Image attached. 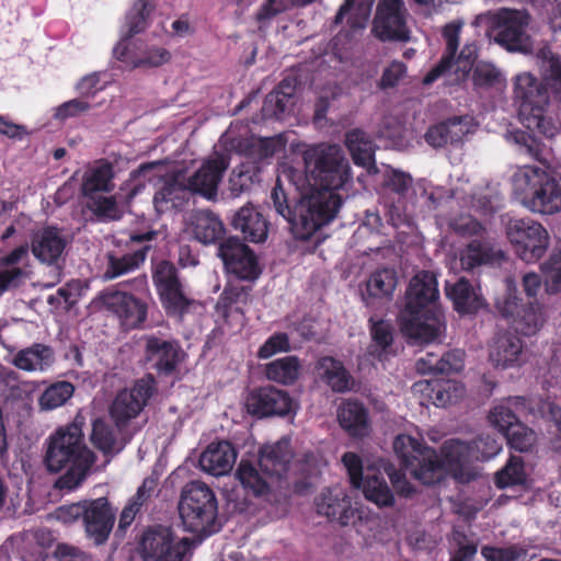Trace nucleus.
I'll list each match as a JSON object with an SVG mask.
<instances>
[{
	"instance_id": "57",
	"label": "nucleus",
	"mask_w": 561,
	"mask_h": 561,
	"mask_svg": "<svg viewBox=\"0 0 561 561\" xmlns=\"http://www.w3.org/2000/svg\"><path fill=\"white\" fill-rule=\"evenodd\" d=\"M91 442L104 454L116 451V440L110 426L102 420H95L92 426Z\"/></svg>"
},
{
	"instance_id": "33",
	"label": "nucleus",
	"mask_w": 561,
	"mask_h": 561,
	"mask_svg": "<svg viewBox=\"0 0 561 561\" xmlns=\"http://www.w3.org/2000/svg\"><path fill=\"white\" fill-rule=\"evenodd\" d=\"M11 363L21 370L44 373L53 367L55 355L49 346L37 343L19 351Z\"/></svg>"
},
{
	"instance_id": "51",
	"label": "nucleus",
	"mask_w": 561,
	"mask_h": 561,
	"mask_svg": "<svg viewBox=\"0 0 561 561\" xmlns=\"http://www.w3.org/2000/svg\"><path fill=\"white\" fill-rule=\"evenodd\" d=\"M156 9L154 0H138L126 16L128 37L140 33L148 25V19Z\"/></svg>"
},
{
	"instance_id": "32",
	"label": "nucleus",
	"mask_w": 561,
	"mask_h": 561,
	"mask_svg": "<svg viewBox=\"0 0 561 561\" xmlns=\"http://www.w3.org/2000/svg\"><path fill=\"white\" fill-rule=\"evenodd\" d=\"M445 293L459 313H473L484 306L481 293L465 278L446 282Z\"/></svg>"
},
{
	"instance_id": "42",
	"label": "nucleus",
	"mask_w": 561,
	"mask_h": 561,
	"mask_svg": "<svg viewBox=\"0 0 561 561\" xmlns=\"http://www.w3.org/2000/svg\"><path fill=\"white\" fill-rule=\"evenodd\" d=\"M293 84L283 80L276 90L266 95L262 107L264 116L279 118L293 104Z\"/></svg>"
},
{
	"instance_id": "50",
	"label": "nucleus",
	"mask_w": 561,
	"mask_h": 561,
	"mask_svg": "<svg viewBox=\"0 0 561 561\" xmlns=\"http://www.w3.org/2000/svg\"><path fill=\"white\" fill-rule=\"evenodd\" d=\"M244 296L243 288L237 286L226 287L216 304L217 313L225 319L232 317L242 325L243 316L240 307L237 305Z\"/></svg>"
},
{
	"instance_id": "45",
	"label": "nucleus",
	"mask_w": 561,
	"mask_h": 561,
	"mask_svg": "<svg viewBox=\"0 0 561 561\" xmlns=\"http://www.w3.org/2000/svg\"><path fill=\"white\" fill-rule=\"evenodd\" d=\"M398 277L393 268L375 271L367 280L366 289L370 297L390 299L397 287Z\"/></svg>"
},
{
	"instance_id": "17",
	"label": "nucleus",
	"mask_w": 561,
	"mask_h": 561,
	"mask_svg": "<svg viewBox=\"0 0 561 561\" xmlns=\"http://www.w3.org/2000/svg\"><path fill=\"white\" fill-rule=\"evenodd\" d=\"M412 187L409 174L399 170H389L383 179L382 197L388 211L389 221L399 227L409 221L410 211L407 197Z\"/></svg>"
},
{
	"instance_id": "19",
	"label": "nucleus",
	"mask_w": 561,
	"mask_h": 561,
	"mask_svg": "<svg viewBox=\"0 0 561 561\" xmlns=\"http://www.w3.org/2000/svg\"><path fill=\"white\" fill-rule=\"evenodd\" d=\"M94 304L114 313L126 329L138 327L146 319L145 304L115 288H107L99 294Z\"/></svg>"
},
{
	"instance_id": "25",
	"label": "nucleus",
	"mask_w": 561,
	"mask_h": 561,
	"mask_svg": "<svg viewBox=\"0 0 561 561\" xmlns=\"http://www.w3.org/2000/svg\"><path fill=\"white\" fill-rule=\"evenodd\" d=\"M294 401L284 390L264 387L251 392L245 400L247 411L259 417L285 415L293 411Z\"/></svg>"
},
{
	"instance_id": "3",
	"label": "nucleus",
	"mask_w": 561,
	"mask_h": 561,
	"mask_svg": "<svg viewBox=\"0 0 561 561\" xmlns=\"http://www.w3.org/2000/svg\"><path fill=\"white\" fill-rule=\"evenodd\" d=\"M399 323L402 333L417 344L434 342L444 333L446 324L434 273L422 271L412 277Z\"/></svg>"
},
{
	"instance_id": "44",
	"label": "nucleus",
	"mask_w": 561,
	"mask_h": 561,
	"mask_svg": "<svg viewBox=\"0 0 561 561\" xmlns=\"http://www.w3.org/2000/svg\"><path fill=\"white\" fill-rule=\"evenodd\" d=\"M300 373V363L296 356H285L268 363L265 367L267 379L282 385L294 383Z\"/></svg>"
},
{
	"instance_id": "49",
	"label": "nucleus",
	"mask_w": 561,
	"mask_h": 561,
	"mask_svg": "<svg viewBox=\"0 0 561 561\" xmlns=\"http://www.w3.org/2000/svg\"><path fill=\"white\" fill-rule=\"evenodd\" d=\"M75 387L68 381H58L47 387L38 399L43 411H51L64 405L73 394Z\"/></svg>"
},
{
	"instance_id": "54",
	"label": "nucleus",
	"mask_w": 561,
	"mask_h": 561,
	"mask_svg": "<svg viewBox=\"0 0 561 561\" xmlns=\"http://www.w3.org/2000/svg\"><path fill=\"white\" fill-rule=\"evenodd\" d=\"M161 301L168 312L182 313L188 305V300L182 291L180 282L159 289Z\"/></svg>"
},
{
	"instance_id": "35",
	"label": "nucleus",
	"mask_w": 561,
	"mask_h": 561,
	"mask_svg": "<svg viewBox=\"0 0 561 561\" xmlns=\"http://www.w3.org/2000/svg\"><path fill=\"white\" fill-rule=\"evenodd\" d=\"M462 20L451 21L443 28V37L446 43V54L442 61L435 66L423 79L424 84H431L436 81L444 72L453 68L451 60L459 45V35L463 26Z\"/></svg>"
},
{
	"instance_id": "40",
	"label": "nucleus",
	"mask_w": 561,
	"mask_h": 561,
	"mask_svg": "<svg viewBox=\"0 0 561 561\" xmlns=\"http://www.w3.org/2000/svg\"><path fill=\"white\" fill-rule=\"evenodd\" d=\"M317 369L319 376L333 391L344 392L351 388V376L341 362L332 357H323L319 360Z\"/></svg>"
},
{
	"instance_id": "58",
	"label": "nucleus",
	"mask_w": 561,
	"mask_h": 561,
	"mask_svg": "<svg viewBox=\"0 0 561 561\" xmlns=\"http://www.w3.org/2000/svg\"><path fill=\"white\" fill-rule=\"evenodd\" d=\"M450 145L460 144L476 130L477 123L473 117L466 115L446 121Z\"/></svg>"
},
{
	"instance_id": "34",
	"label": "nucleus",
	"mask_w": 561,
	"mask_h": 561,
	"mask_svg": "<svg viewBox=\"0 0 561 561\" xmlns=\"http://www.w3.org/2000/svg\"><path fill=\"white\" fill-rule=\"evenodd\" d=\"M232 225L251 242H263L267 238V222L253 206L247 205L241 207L234 215Z\"/></svg>"
},
{
	"instance_id": "22",
	"label": "nucleus",
	"mask_w": 561,
	"mask_h": 561,
	"mask_svg": "<svg viewBox=\"0 0 561 561\" xmlns=\"http://www.w3.org/2000/svg\"><path fill=\"white\" fill-rule=\"evenodd\" d=\"M228 167L229 158L227 154L214 153L194 174L188 178L185 176L187 191L198 193L208 199L213 198Z\"/></svg>"
},
{
	"instance_id": "14",
	"label": "nucleus",
	"mask_w": 561,
	"mask_h": 561,
	"mask_svg": "<svg viewBox=\"0 0 561 561\" xmlns=\"http://www.w3.org/2000/svg\"><path fill=\"white\" fill-rule=\"evenodd\" d=\"M507 237L517 255L527 263L541 259L549 247L548 231L533 219H512L507 225Z\"/></svg>"
},
{
	"instance_id": "10",
	"label": "nucleus",
	"mask_w": 561,
	"mask_h": 561,
	"mask_svg": "<svg viewBox=\"0 0 561 561\" xmlns=\"http://www.w3.org/2000/svg\"><path fill=\"white\" fill-rule=\"evenodd\" d=\"M501 449V443L490 436L480 437L472 444L459 439H448L442 446V455L446 459L448 474L465 483L477 476L472 467L474 461L490 459L496 456Z\"/></svg>"
},
{
	"instance_id": "30",
	"label": "nucleus",
	"mask_w": 561,
	"mask_h": 561,
	"mask_svg": "<svg viewBox=\"0 0 561 561\" xmlns=\"http://www.w3.org/2000/svg\"><path fill=\"white\" fill-rule=\"evenodd\" d=\"M317 512L331 520L347 525L354 516L351 500L343 488L323 491L316 500Z\"/></svg>"
},
{
	"instance_id": "56",
	"label": "nucleus",
	"mask_w": 561,
	"mask_h": 561,
	"mask_svg": "<svg viewBox=\"0 0 561 561\" xmlns=\"http://www.w3.org/2000/svg\"><path fill=\"white\" fill-rule=\"evenodd\" d=\"M89 198V208L99 218L105 220H115L121 217L116 198L114 196L92 195Z\"/></svg>"
},
{
	"instance_id": "18",
	"label": "nucleus",
	"mask_w": 561,
	"mask_h": 561,
	"mask_svg": "<svg viewBox=\"0 0 561 561\" xmlns=\"http://www.w3.org/2000/svg\"><path fill=\"white\" fill-rule=\"evenodd\" d=\"M154 390V380L146 376L135 382L131 388L117 393L112 405L111 416L117 426H124L142 411Z\"/></svg>"
},
{
	"instance_id": "6",
	"label": "nucleus",
	"mask_w": 561,
	"mask_h": 561,
	"mask_svg": "<svg viewBox=\"0 0 561 561\" xmlns=\"http://www.w3.org/2000/svg\"><path fill=\"white\" fill-rule=\"evenodd\" d=\"M513 195L526 209L539 215L561 211V183L536 165L518 168L512 178Z\"/></svg>"
},
{
	"instance_id": "52",
	"label": "nucleus",
	"mask_w": 561,
	"mask_h": 561,
	"mask_svg": "<svg viewBox=\"0 0 561 561\" xmlns=\"http://www.w3.org/2000/svg\"><path fill=\"white\" fill-rule=\"evenodd\" d=\"M373 343L369 347V353L377 357L379 360L386 358L388 348L392 344V328L386 321H377L371 324Z\"/></svg>"
},
{
	"instance_id": "38",
	"label": "nucleus",
	"mask_w": 561,
	"mask_h": 561,
	"mask_svg": "<svg viewBox=\"0 0 561 561\" xmlns=\"http://www.w3.org/2000/svg\"><path fill=\"white\" fill-rule=\"evenodd\" d=\"M340 425L354 437H362L368 433L367 412L357 401L347 400L337 411Z\"/></svg>"
},
{
	"instance_id": "24",
	"label": "nucleus",
	"mask_w": 561,
	"mask_h": 561,
	"mask_svg": "<svg viewBox=\"0 0 561 561\" xmlns=\"http://www.w3.org/2000/svg\"><path fill=\"white\" fill-rule=\"evenodd\" d=\"M68 240L62 231L56 227L38 228L32 233L31 250L33 255L42 263L59 266L65 260Z\"/></svg>"
},
{
	"instance_id": "9",
	"label": "nucleus",
	"mask_w": 561,
	"mask_h": 561,
	"mask_svg": "<svg viewBox=\"0 0 561 561\" xmlns=\"http://www.w3.org/2000/svg\"><path fill=\"white\" fill-rule=\"evenodd\" d=\"M180 517L187 531L208 536L216 531L217 500L204 482L192 481L182 491Z\"/></svg>"
},
{
	"instance_id": "4",
	"label": "nucleus",
	"mask_w": 561,
	"mask_h": 561,
	"mask_svg": "<svg viewBox=\"0 0 561 561\" xmlns=\"http://www.w3.org/2000/svg\"><path fill=\"white\" fill-rule=\"evenodd\" d=\"M83 421L77 416L73 422L60 426L47 439L45 465L51 472L67 469L57 481L60 489L72 490L87 477L94 462L93 454L85 447L82 433Z\"/></svg>"
},
{
	"instance_id": "46",
	"label": "nucleus",
	"mask_w": 561,
	"mask_h": 561,
	"mask_svg": "<svg viewBox=\"0 0 561 561\" xmlns=\"http://www.w3.org/2000/svg\"><path fill=\"white\" fill-rule=\"evenodd\" d=\"M260 167L251 161H244L234 168L229 178V190L232 195L239 196L249 191L255 182H259Z\"/></svg>"
},
{
	"instance_id": "62",
	"label": "nucleus",
	"mask_w": 561,
	"mask_h": 561,
	"mask_svg": "<svg viewBox=\"0 0 561 561\" xmlns=\"http://www.w3.org/2000/svg\"><path fill=\"white\" fill-rule=\"evenodd\" d=\"M529 413L538 414L542 419L553 422L558 431L561 432V408L553 402L548 400L533 401Z\"/></svg>"
},
{
	"instance_id": "5",
	"label": "nucleus",
	"mask_w": 561,
	"mask_h": 561,
	"mask_svg": "<svg viewBox=\"0 0 561 561\" xmlns=\"http://www.w3.org/2000/svg\"><path fill=\"white\" fill-rule=\"evenodd\" d=\"M156 180L162 182V186L153 196V205L158 213H164L178 207L185 199L187 187L185 175L182 171L170 172L163 161H153L141 164L130 173L129 179L122 185L123 198L130 202L146 185V182L153 183Z\"/></svg>"
},
{
	"instance_id": "8",
	"label": "nucleus",
	"mask_w": 561,
	"mask_h": 561,
	"mask_svg": "<svg viewBox=\"0 0 561 561\" xmlns=\"http://www.w3.org/2000/svg\"><path fill=\"white\" fill-rule=\"evenodd\" d=\"M530 15L525 10L500 9L477 15L472 22L476 27L488 25L494 41L508 51L529 53L533 47L528 26Z\"/></svg>"
},
{
	"instance_id": "39",
	"label": "nucleus",
	"mask_w": 561,
	"mask_h": 561,
	"mask_svg": "<svg viewBox=\"0 0 561 561\" xmlns=\"http://www.w3.org/2000/svg\"><path fill=\"white\" fill-rule=\"evenodd\" d=\"M375 0H345L340 8L335 22L342 23L344 20L353 30H363L370 16Z\"/></svg>"
},
{
	"instance_id": "11",
	"label": "nucleus",
	"mask_w": 561,
	"mask_h": 561,
	"mask_svg": "<svg viewBox=\"0 0 561 561\" xmlns=\"http://www.w3.org/2000/svg\"><path fill=\"white\" fill-rule=\"evenodd\" d=\"M393 449L405 470L424 484L438 482L448 474L446 459L443 456L438 459L434 449L423 446L410 435H398Z\"/></svg>"
},
{
	"instance_id": "36",
	"label": "nucleus",
	"mask_w": 561,
	"mask_h": 561,
	"mask_svg": "<svg viewBox=\"0 0 561 561\" xmlns=\"http://www.w3.org/2000/svg\"><path fill=\"white\" fill-rule=\"evenodd\" d=\"M190 230L194 238L204 244L216 242L225 232L219 217L208 210L196 211L191 217Z\"/></svg>"
},
{
	"instance_id": "41",
	"label": "nucleus",
	"mask_w": 561,
	"mask_h": 561,
	"mask_svg": "<svg viewBox=\"0 0 561 561\" xmlns=\"http://www.w3.org/2000/svg\"><path fill=\"white\" fill-rule=\"evenodd\" d=\"M346 146L355 164L368 171L374 168V146L366 133L358 129L350 131L346 135Z\"/></svg>"
},
{
	"instance_id": "13",
	"label": "nucleus",
	"mask_w": 561,
	"mask_h": 561,
	"mask_svg": "<svg viewBox=\"0 0 561 561\" xmlns=\"http://www.w3.org/2000/svg\"><path fill=\"white\" fill-rule=\"evenodd\" d=\"M190 547V539H176L169 528L159 526L142 534L137 552L142 561H183Z\"/></svg>"
},
{
	"instance_id": "28",
	"label": "nucleus",
	"mask_w": 561,
	"mask_h": 561,
	"mask_svg": "<svg viewBox=\"0 0 561 561\" xmlns=\"http://www.w3.org/2000/svg\"><path fill=\"white\" fill-rule=\"evenodd\" d=\"M412 391L439 408L454 404L465 396L463 386L455 380H419L412 386Z\"/></svg>"
},
{
	"instance_id": "26",
	"label": "nucleus",
	"mask_w": 561,
	"mask_h": 561,
	"mask_svg": "<svg viewBox=\"0 0 561 561\" xmlns=\"http://www.w3.org/2000/svg\"><path fill=\"white\" fill-rule=\"evenodd\" d=\"M145 358L160 373L171 374L183 359L178 342L153 334L144 336Z\"/></svg>"
},
{
	"instance_id": "20",
	"label": "nucleus",
	"mask_w": 561,
	"mask_h": 561,
	"mask_svg": "<svg viewBox=\"0 0 561 561\" xmlns=\"http://www.w3.org/2000/svg\"><path fill=\"white\" fill-rule=\"evenodd\" d=\"M218 251L228 272L245 280L259 277L261 270L256 256L238 238L227 239L220 244Z\"/></svg>"
},
{
	"instance_id": "31",
	"label": "nucleus",
	"mask_w": 561,
	"mask_h": 561,
	"mask_svg": "<svg viewBox=\"0 0 561 561\" xmlns=\"http://www.w3.org/2000/svg\"><path fill=\"white\" fill-rule=\"evenodd\" d=\"M115 172L113 165L100 160L89 165L84 171L81 183V192L84 197H92L98 193H110L114 190Z\"/></svg>"
},
{
	"instance_id": "27",
	"label": "nucleus",
	"mask_w": 561,
	"mask_h": 561,
	"mask_svg": "<svg viewBox=\"0 0 561 561\" xmlns=\"http://www.w3.org/2000/svg\"><path fill=\"white\" fill-rule=\"evenodd\" d=\"M489 362L494 368L507 369L523 363V342L511 333L495 334L489 344Z\"/></svg>"
},
{
	"instance_id": "53",
	"label": "nucleus",
	"mask_w": 561,
	"mask_h": 561,
	"mask_svg": "<svg viewBox=\"0 0 561 561\" xmlns=\"http://www.w3.org/2000/svg\"><path fill=\"white\" fill-rule=\"evenodd\" d=\"M526 472L520 457H511L506 466L495 476V483L499 488H508L524 484Z\"/></svg>"
},
{
	"instance_id": "55",
	"label": "nucleus",
	"mask_w": 561,
	"mask_h": 561,
	"mask_svg": "<svg viewBox=\"0 0 561 561\" xmlns=\"http://www.w3.org/2000/svg\"><path fill=\"white\" fill-rule=\"evenodd\" d=\"M505 437L512 448L522 453L530 450L537 442L536 432L523 423L516 424Z\"/></svg>"
},
{
	"instance_id": "16",
	"label": "nucleus",
	"mask_w": 561,
	"mask_h": 561,
	"mask_svg": "<svg viewBox=\"0 0 561 561\" xmlns=\"http://www.w3.org/2000/svg\"><path fill=\"white\" fill-rule=\"evenodd\" d=\"M408 11L403 0H379L373 22V33L380 41H410Z\"/></svg>"
},
{
	"instance_id": "59",
	"label": "nucleus",
	"mask_w": 561,
	"mask_h": 561,
	"mask_svg": "<svg viewBox=\"0 0 561 561\" xmlns=\"http://www.w3.org/2000/svg\"><path fill=\"white\" fill-rule=\"evenodd\" d=\"M450 145L460 144L476 130L477 123L473 117L466 115L446 121Z\"/></svg>"
},
{
	"instance_id": "48",
	"label": "nucleus",
	"mask_w": 561,
	"mask_h": 561,
	"mask_svg": "<svg viewBox=\"0 0 561 561\" xmlns=\"http://www.w3.org/2000/svg\"><path fill=\"white\" fill-rule=\"evenodd\" d=\"M145 249L137 250L123 256L110 255L108 266L104 273V278L114 279L135 271L145 262Z\"/></svg>"
},
{
	"instance_id": "29",
	"label": "nucleus",
	"mask_w": 561,
	"mask_h": 561,
	"mask_svg": "<svg viewBox=\"0 0 561 561\" xmlns=\"http://www.w3.org/2000/svg\"><path fill=\"white\" fill-rule=\"evenodd\" d=\"M237 460V450L227 440L214 442L199 457L201 469L211 476L221 477L229 473Z\"/></svg>"
},
{
	"instance_id": "15",
	"label": "nucleus",
	"mask_w": 561,
	"mask_h": 561,
	"mask_svg": "<svg viewBox=\"0 0 561 561\" xmlns=\"http://www.w3.org/2000/svg\"><path fill=\"white\" fill-rule=\"evenodd\" d=\"M342 462L348 473L351 484L355 489H362L365 497L378 506H390L393 504V495L383 479L379 478L378 470L367 466L364 472V465L360 458L354 453H345Z\"/></svg>"
},
{
	"instance_id": "61",
	"label": "nucleus",
	"mask_w": 561,
	"mask_h": 561,
	"mask_svg": "<svg viewBox=\"0 0 561 561\" xmlns=\"http://www.w3.org/2000/svg\"><path fill=\"white\" fill-rule=\"evenodd\" d=\"M543 272L548 290L557 293L561 290V242L550 260L545 264Z\"/></svg>"
},
{
	"instance_id": "47",
	"label": "nucleus",
	"mask_w": 561,
	"mask_h": 561,
	"mask_svg": "<svg viewBox=\"0 0 561 561\" xmlns=\"http://www.w3.org/2000/svg\"><path fill=\"white\" fill-rule=\"evenodd\" d=\"M154 486L156 481L153 479H146L142 482L137 493L129 500L121 513L118 522L119 529L124 530L131 525L142 504L150 497Z\"/></svg>"
},
{
	"instance_id": "21",
	"label": "nucleus",
	"mask_w": 561,
	"mask_h": 561,
	"mask_svg": "<svg viewBox=\"0 0 561 561\" xmlns=\"http://www.w3.org/2000/svg\"><path fill=\"white\" fill-rule=\"evenodd\" d=\"M220 141L228 150H234L238 153L247 156L249 159H252V162L255 164L256 161L270 159L276 152L283 150L286 145L282 136L236 138L232 128L222 135Z\"/></svg>"
},
{
	"instance_id": "7",
	"label": "nucleus",
	"mask_w": 561,
	"mask_h": 561,
	"mask_svg": "<svg viewBox=\"0 0 561 561\" xmlns=\"http://www.w3.org/2000/svg\"><path fill=\"white\" fill-rule=\"evenodd\" d=\"M290 440L286 437L280 440L264 445L259 453L260 472L254 465L245 459H241L236 477L242 486L253 495H263L270 489L268 479L272 477H282L288 470V463L291 459Z\"/></svg>"
},
{
	"instance_id": "60",
	"label": "nucleus",
	"mask_w": 561,
	"mask_h": 561,
	"mask_svg": "<svg viewBox=\"0 0 561 561\" xmlns=\"http://www.w3.org/2000/svg\"><path fill=\"white\" fill-rule=\"evenodd\" d=\"M92 108V104L83 98H76L64 102L55 108L54 117L57 121L65 122L69 118L79 117L88 113Z\"/></svg>"
},
{
	"instance_id": "1",
	"label": "nucleus",
	"mask_w": 561,
	"mask_h": 561,
	"mask_svg": "<svg viewBox=\"0 0 561 561\" xmlns=\"http://www.w3.org/2000/svg\"><path fill=\"white\" fill-rule=\"evenodd\" d=\"M305 173L284 169L271 193L278 215L291 225L297 239L307 240L337 215L352 184L351 167L334 145L308 147Z\"/></svg>"
},
{
	"instance_id": "37",
	"label": "nucleus",
	"mask_w": 561,
	"mask_h": 561,
	"mask_svg": "<svg viewBox=\"0 0 561 561\" xmlns=\"http://www.w3.org/2000/svg\"><path fill=\"white\" fill-rule=\"evenodd\" d=\"M525 404L526 399L522 397L505 399L493 405L489 412L488 420L493 427L506 436L516 424L520 423L514 410L518 411Z\"/></svg>"
},
{
	"instance_id": "12",
	"label": "nucleus",
	"mask_w": 561,
	"mask_h": 561,
	"mask_svg": "<svg viewBox=\"0 0 561 561\" xmlns=\"http://www.w3.org/2000/svg\"><path fill=\"white\" fill-rule=\"evenodd\" d=\"M505 286V294L496 299V310L510 321L515 331L527 336L536 334L546 322L542 306L538 302L522 305L513 279L507 278Z\"/></svg>"
},
{
	"instance_id": "2",
	"label": "nucleus",
	"mask_w": 561,
	"mask_h": 561,
	"mask_svg": "<svg viewBox=\"0 0 561 561\" xmlns=\"http://www.w3.org/2000/svg\"><path fill=\"white\" fill-rule=\"evenodd\" d=\"M538 60L543 81L529 71L517 73L512 79L513 100L518 106L519 121L528 130L553 137L558 126L546 114L549 104L547 87L561 100V57L543 48L538 53Z\"/></svg>"
},
{
	"instance_id": "43",
	"label": "nucleus",
	"mask_w": 561,
	"mask_h": 561,
	"mask_svg": "<svg viewBox=\"0 0 561 561\" xmlns=\"http://www.w3.org/2000/svg\"><path fill=\"white\" fill-rule=\"evenodd\" d=\"M500 255L501 253L493 251L489 244L473 241L461 250L459 260L462 270L470 271L474 267L495 262Z\"/></svg>"
},
{
	"instance_id": "23",
	"label": "nucleus",
	"mask_w": 561,
	"mask_h": 561,
	"mask_svg": "<svg viewBox=\"0 0 561 561\" xmlns=\"http://www.w3.org/2000/svg\"><path fill=\"white\" fill-rule=\"evenodd\" d=\"M82 520L87 536L96 545L105 542L113 529L115 513L106 497L83 501Z\"/></svg>"
},
{
	"instance_id": "63",
	"label": "nucleus",
	"mask_w": 561,
	"mask_h": 561,
	"mask_svg": "<svg viewBox=\"0 0 561 561\" xmlns=\"http://www.w3.org/2000/svg\"><path fill=\"white\" fill-rule=\"evenodd\" d=\"M506 139L515 144L522 153H526L533 158H539L538 144L534 137L522 130H512L506 134Z\"/></svg>"
},
{
	"instance_id": "64",
	"label": "nucleus",
	"mask_w": 561,
	"mask_h": 561,
	"mask_svg": "<svg viewBox=\"0 0 561 561\" xmlns=\"http://www.w3.org/2000/svg\"><path fill=\"white\" fill-rule=\"evenodd\" d=\"M289 351V340L285 333H275L260 347L257 356L262 359L270 358L277 353Z\"/></svg>"
}]
</instances>
